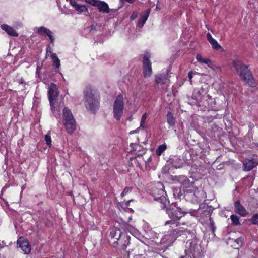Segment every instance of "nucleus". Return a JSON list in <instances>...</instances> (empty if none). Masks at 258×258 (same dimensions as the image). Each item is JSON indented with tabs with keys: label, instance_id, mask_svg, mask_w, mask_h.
<instances>
[{
	"label": "nucleus",
	"instance_id": "nucleus-1",
	"mask_svg": "<svg viewBox=\"0 0 258 258\" xmlns=\"http://www.w3.org/2000/svg\"><path fill=\"white\" fill-rule=\"evenodd\" d=\"M166 213L171 218L170 220L167 221L164 224L165 228L170 232V235H172V240L175 241L179 236H186L188 231L187 229H182L181 230L177 228L180 226V223L178 221L182 217V213L178 208L167 209Z\"/></svg>",
	"mask_w": 258,
	"mask_h": 258
},
{
	"label": "nucleus",
	"instance_id": "nucleus-2",
	"mask_svg": "<svg viewBox=\"0 0 258 258\" xmlns=\"http://www.w3.org/2000/svg\"><path fill=\"white\" fill-rule=\"evenodd\" d=\"M232 64L237 74L242 80L250 86H254V80L250 70L248 69V66L238 60H233Z\"/></svg>",
	"mask_w": 258,
	"mask_h": 258
},
{
	"label": "nucleus",
	"instance_id": "nucleus-14",
	"mask_svg": "<svg viewBox=\"0 0 258 258\" xmlns=\"http://www.w3.org/2000/svg\"><path fill=\"white\" fill-rule=\"evenodd\" d=\"M234 211L241 216H245L247 214V212L245 208L240 204L239 201H237L234 204Z\"/></svg>",
	"mask_w": 258,
	"mask_h": 258
},
{
	"label": "nucleus",
	"instance_id": "nucleus-12",
	"mask_svg": "<svg viewBox=\"0 0 258 258\" xmlns=\"http://www.w3.org/2000/svg\"><path fill=\"white\" fill-rule=\"evenodd\" d=\"M17 245L24 252V254H28L30 252L31 248L27 240L19 238L17 240Z\"/></svg>",
	"mask_w": 258,
	"mask_h": 258
},
{
	"label": "nucleus",
	"instance_id": "nucleus-7",
	"mask_svg": "<svg viewBox=\"0 0 258 258\" xmlns=\"http://www.w3.org/2000/svg\"><path fill=\"white\" fill-rule=\"evenodd\" d=\"M130 237L124 233L117 241H112L113 246L119 250H126L127 252H130Z\"/></svg>",
	"mask_w": 258,
	"mask_h": 258
},
{
	"label": "nucleus",
	"instance_id": "nucleus-24",
	"mask_svg": "<svg viewBox=\"0 0 258 258\" xmlns=\"http://www.w3.org/2000/svg\"><path fill=\"white\" fill-rule=\"evenodd\" d=\"M196 59L197 60L201 62V63H205V64H207L208 66H210V64H211V61L209 59H204L202 57V56L200 55V54H198L196 56Z\"/></svg>",
	"mask_w": 258,
	"mask_h": 258
},
{
	"label": "nucleus",
	"instance_id": "nucleus-27",
	"mask_svg": "<svg viewBox=\"0 0 258 258\" xmlns=\"http://www.w3.org/2000/svg\"><path fill=\"white\" fill-rule=\"evenodd\" d=\"M232 224L235 226L240 225V222L238 217L235 215H232L230 216Z\"/></svg>",
	"mask_w": 258,
	"mask_h": 258
},
{
	"label": "nucleus",
	"instance_id": "nucleus-19",
	"mask_svg": "<svg viewBox=\"0 0 258 258\" xmlns=\"http://www.w3.org/2000/svg\"><path fill=\"white\" fill-rule=\"evenodd\" d=\"M70 4H71V5L77 11H78L79 12H83L87 11V9L86 8V7L85 6L78 4L74 0H70Z\"/></svg>",
	"mask_w": 258,
	"mask_h": 258
},
{
	"label": "nucleus",
	"instance_id": "nucleus-39",
	"mask_svg": "<svg viewBox=\"0 0 258 258\" xmlns=\"http://www.w3.org/2000/svg\"><path fill=\"white\" fill-rule=\"evenodd\" d=\"M95 30H96V27L94 25H91L90 26V32L95 31Z\"/></svg>",
	"mask_w": 258,
	"mask_h": 258
},
{
	"label": "nucleus",
	"instance_id": "nucleus-5",
	"mask_svg": "<svg viewBox=\"0 0 258 258\" xmlns=\"http://www.w3.org/2000/svg\"><path fill=\"white\" fill-rule=\"evenodd\" d=\"M85 105L86 108L94 112L99 107L98 97L90 89L88 88L84 91Z\"/></svg>",
	"mask_w": 258,
	"mask_h": 258
},
{
	"label": "nucleus",
	"instance_id": "nucleus-6",
	"mask_svg": "<svg viewBox=\"0 0 258 258\" xmlns=\"http://www.w3.org/2000/svg\"><path fill=\"white\" fill-rule=\"evenodd\" d=\"M124 103L123 95H118L114 101L113 105V116L117 120H120L123 114Z\"/></svg>",
	"mask_w": 258,
	"mask_h": 258
},
{
	"label": "nucleus",
	"instance_id": "nucleus-21",
	"mask_svg": "<svg viewBox=\"0 0 258 258\" xmlns=\"http://www.w3.org/2000/svg\"><path fill=\"white\" fill-rule=\"evenodd\" d=\"M130 146L133 148V149L135 151H137V152H140V151H142V153H139L138 154V156H140V155L142 156V154L143 153H144L145 152V149L143 148L142 146L138 145V144H134V143H131L130 144Z\"/></svg>",
	"mask_w": 258,
	"mask_h": 258
},
{
	"label": "nucleus",
	"instance_id": "nucleus-33",
	"mask_svg": "<svg viewBox=\"0 0 258 258\" xmlns=\"http://www.w3.org/2000/svg\"><path fill=\"white\" fill-rule=\"evenodd\" d=\"M250 221L253 224L258 225V214L253 215Z\"/></svg>",
	"mask_w": 258,
	"mask_h": 258
},
{
	"label": "nucleus",
	"instance_id": "nucleus-26",
	"mask_svg": "<svg viewBox=\"0 0 258 258\" xmlns=\"http://www.w3.org/2000/svg\"><path fill=\"white\" fill-rule=\"evenodd\" d=\"M166 148L167 146L165 144L160 145L156 150V154L158 156H160Z\"/></svg>",
	"mask_w": 258,
	"mask_h": 258
},
{
	"label": "nucleus",
	"instance_id": "nucleus-43",
	"mask_svg": "<svg viewBox=\"0 0 258 258\" xmlns=\"http://www.w3.org/2000/svg\"><path fill=\"white\" fill-rule=\"evenodd\" d=\"M136 16V15L134 16V14H132L131 17V18L132 19H135Z\"/></svg>",
	"mask_w": 258,
	"mask_h": 258
},
{
	"label": "nucleus",
	"instance_id": "nucleus-15",
	"mask_svg": "<svg viewBox=\"0 0 258 258\" xmlns=\"http://www.w3.org/2000/svg\"><path fill=\"white\" fill-rule=\"evenodd\" d=\"M168 75V71H167L163 74L156 75L155 77V81L157 84L163 85L165 84L167 80Z\"/></svg>",
	"mask_w": 258,
	"mask_h": 258
},
{
	"label": "nucleus",
	"instance_id": "nucleus-3",
	"mask_svg": "<svg viewBox=\"0 0 258 258\" xmlns=\"http://www.w3.org/2000/svg\"><path fill=\"white\" fill-rule=\"evenodd\" d=\"M164 186L160 182H158L153 188L152 190V195L154 197L155 200L160 203L161 208L163 209L167 208V205L169 202L167 200L165 195L166 192L164 190Z\"/></svg>",
	"mask_w": 258,
	"mask_h": 258
},
{
	"label": "nucleus",
	"instance_id": "nucleus-34",
	"mask_svg": "<svg viewBox=\"0 0 258 258\" xmlns=\"http://www.w3.org/2000/svg\"><path fill=\"white\" fill-rule=\"evenodd\" d=\"M45 140L46 144L50 146L51 145V139L50 136L46 135L45 136Z\"/></svg>",
	"mask_w": 258,
	"mask_h": 258
},
{
	"label": "nucleus",
	"instance_id": "nucleus-9",
	"mask_svg": "<svg viewBox=\"0 0 258 258\" xmlns=\"http://www.w3.org/2000/svg\"><path fill=\"white\" fill-rule=\"evenodd\" d=\"M150 56L149 53H146L144 56L143 60V74L144 77L146 78L150 77L152 73L151 62L149 59Z\"/></svg>",
	"mask_w": 258,
	"mask_h": 258
},
{
	"label": "nucleus",
	"instance_id": "nucleus-32",
	"mask_svg": "<svg viewBox=\"0 0 258 258\" xmlns=\"http://www.w3.org/2000/svg\"><path fill=\"white\" fill-rule=\"evenodd\" d=\"M147 119V114L146 113L142 115L141 121L140 123V126L143 128H145V123Z\"/></svg>",
	"mask_w": 258,
	"mask_h": 258
},
{
	"label": "nucleus",
	"instance_id": "nucleus-22",
	"mask_svg": "<svg viewBox=\"0 0 258 258\" xmlns=\"http://www.w3.org/2000/svg\"><path fill=\"white\" fill-rule=\"evenodd\" d=\"M232 246L236 249H239L243 245V239L242 238H238L236 239L232 240Z\"/></svg>",
	"mask_w": 258,
	"mask_h": 258
},
{
	"label": "nucleus",
	"instance_id": "nucleus-25",
	"mask_svg": "<svg viewBox=\"0 0 258 258\" xmlns=\"http://www.w3.org/2000/svg\"><path fill=\"white\" fill-rule=\"evenodd\" d=\"M51 57L52 59V60H53V64L57 68H59V67H60V60L58 59V58L57 57V55L56 54H54V53H52L51 55Z\"/></svg>",
	"mask_w": 258,
	"mask_h": 258
},
{
	"label": "nucleus",
	"instance_id": "nucleus-18",
	"mask_svg": "<svg viewBox=\"0 0 258 258\" xmlns=\"http://www.w3.org/2000/svg\"><path fill=\"white\" fill-rule=\"evenodd\" d=\"M1 28L10 36L14 37H17L18 36V33L14 30V29L7 24L1 25Z\"/></svg>",
	"mask_w": 258,
	"mask_h": 258
},
{
	"label": "nucleus",
	"instance_id": "nucleus-35",
	"mask_svg": "<svg viewBox=\"0 0 258 258\" xmlns=\"http://www.w3.org/2000/svg\"><path fill=\"white\" fill-rule=\"evenodd\" d=\"M132 187H126L124 189L123 192L121 193V197H123L124 196H125L127 193L130 192L132 190Z\"/></svg>",
	"mask_w": 258,
	"mask_h": 258
},
{
	"label": "nucleus",
	"instance_id": "nucleus-23",
	"mask_svg": "<svg viewBox=\"0 0 258 258\" xmlns=\"http://www.w3.org/2000/svg\"><path fill=\"white\" fill-rule=\"evenodd\" d=\"M167 122L170 126H174L175 124V118L170 112L167 115Z\"/></svg>",
	"mask_w": 258,
	"mask_h": 258
},
{
	"label": "nucleus",
	"instance_id": "nucleus-29",
	"mask_svg": "<svg viewBox=\"0 0 258 258\" xmlns=\"http://www.w3.org/2000/svg\"><path fill=\"white\" fill-rule=\"evenodd\" d=\"M195 93L197 95H202L207 93V90L206 88L203 87H201L199 89L195 90Z\"/></svg>",
	"mask_w": 258,
	"mask_h": 258
},
{
	"label": "nucleus",
	"instance_id": "nucleus-30",
	"mask_svg": "<svg viewBox=\"0 0 258 258\" xmlns=\"http://www.w3.org/2000/svg\"><path fill=\"white\" fill-rule=\"evenodd\" d=\"M193 241H188L186 243V245L187 247H189L190 248L191 252H195L196 245L195 243H194Z\"/></svg>",
	"mask_w": 258,
	"mask_h": 258
},
{
	"label": "nucleus",
	"instance_id": "nucleus-44",
	"mask_svg": "<svg viewBox=\"0 0 258 258\" xmlns=\"http://www.w3.org/2000/svg\"><path fill=\"white\" fill-rule=\"evenodd\" d=\"M130 201H127L126 202V205H128V204L130 203Z\"/></svg>",
	"mask_w": 258,
	"mask_h": 258
},
{
	"label": "nucleus",
	"instance_id": "nucleus-46",
	"mask_svg": "<svg viewBox=\"0 0 258 258\" xmlns=\"http://www.w3.org/2000/svg\"><path fill=\"white\" fill-rule=\"evenodd\" d=\"M39 72V70H38V68H37V71H36V73H38Z\"/></svg>",
	"mask_w": 258,
	"mask_h": 258
},
{
	"label": "nucleus",
	"instance_id": "nucleus-48",
	"mask_svg": "<svg viewBox=\"0 0 258 258\" xmlns=\"http://www.w3.org/2000/svg\"><path fill=\"white\" fill-rule=\"evenodd\" d=\"M21 83L22 84L23 83V81H22V79H21Z\"/></svg>",
	"mask_w": 258,
	"mask_h": 258
},
{
	"label": "nucleus",
	"instance_id": "nucleus-8",
	"mask_svg": "<svg viewBox=\"0 0 258 258\" xmlns=\"http://www.w3.org/2000/svg\"><path fill=\"white\" fill-rule=\"evenodd\" d=\"M58 95V90L55 84L51 83L49 87L48 90V98L51 106V110L55 111V107L54 106L55 102Z\"/></svg>",
	"mask_w": 258,
	"mask_h": 258
},
{
	"label": "nucleus",
	"instance_id": "nucleus-20",
	"mask_svg": "<svg viewBox=\"0 0 258 258\" xmlns=\"http://www.w3.org/2000/svg\"><path fill=\"white\" fill-rule=\"evenodd\" d=\"M150 12L151 9H149L146 11L145 13L142 16L141 18L139 20L138 22V26L139 27H142L143 26L149 16Z\"/></svg>",
	"mask_w": 258,
	"mask_h": 258
},
{
	"label": "nucleus",
	"instance_id": "nucleus-31",
	"mask_svg": "<svg viewBox=\"0 0 258 258\" xmlns=\"http://www.w3.org/2000/svg\"><path fill=\"white\" fill-rule=\"evenodd\" d=\"M50 39L51 43L52 44L54 43L55 38L54 37L53 33L49 29V30L47 31V32L46 33V34Z\"/></svg>",
	"mask_w": 258,
	"mask_h": 258
},
{
	"label": "nucleus",
	"instance_id": "nucleus-40",
	"mask_svg": "<svg viewBox=\"0 0 258 258\" xmlns=\"http://www.w3.org/2000/svg\"><path fill=\"white\" fill-rule=\"evenodd\" d=\"M188 78H189V79L190 80H191V79L192 78V72H189L188 74Z\"/></svg>",
	"mask_w": 258,
	"mask_h": 258
},
{
	"label": "nucleus",
	"instance_id": "nucleus-4",
	"mask_svg": "<svg viewBox=\"0 0 258 258\" xmlns=\"http://www.w3.org/2000/svg\"><path fill=\"white\" fill-rule=\"evenodd\" d=\"M62 123L67 132L72 135L76 129V122L72 111L64 107L62 110Z\"/></svg>",
	"mask_w": 258,
	"mask_h": 258
},
{
	"label": "nucleus",
	"instance_id": "nucleus-41",
	"mask_svg": "<svg viewBox=\"0 0 258 258\" xmlns=\"http://www.w3.org/2000/svg\"><path fill=\"white\" fill-rule=\"evenodd\" d=\"M49 53L50 54H52V51H51V49H50V47H48L47 48V54H48Z\"/></svg>",
	"mask_w": 258,
	"mask_h": 258
},
{
	"label": "nucleus",
	"instance_id": "nucleus-47",
	"mask_svg": "<svg viewBox=\"0 0 258 258\" xmlns=\"http://www.w3.org/2000/svg\"><path fill=\"white\" fill-rule=\"evenodd\" d=\"M156 9H159V7L158 6H156Z\"/></svg>",
	"mask_w": 258,
	"mask_h": 258
},
{
	"label": "nucleus",
	"instance_id": "nucleus-17",
	"mask_svg": "<svg viewBox=\"0 0 258 258\" xmlns=\"http://www.w3.org/2000/svg\"><path fill=\"white\" fill-rule=\"evenodd\" d=\"M207 39L214 49L219 50L222 49L221 45L212 37L210 33L207 34Z\"/></svg>",
	"mask_w": 258,
	"mask_h": 258
},
{
	"label": "nucleus",
	"instance_id": "nucleus-37",
	"mask_svg": "<svg viewBox=\"0 0 258 258\" xmlns=\"http://www.w3.org/2000/svg\"><path fill=\"white\" fill-rule=\"evenodd\" d=\"M85 2H86L87 3L93 5V6H96L98 0H85Z\"/></svg>",
	"mask_w": 258,
	"mask_h": 258
},
{
	"label": "nucleus",
	"instance_id": "nucleus-38",
	"mask_svg": "<svg viewBox=\"0 0 258 258\" xmlns=\"http://www.w3.org/2000/svg\"><path fill=\"white\" fill-rule=\"evenodd\" d=\"M151 157L150 156L149 157H148L146 160H145V162L146 163V164H147V163H149V162H150V161H151Z\"/></svg>",
	"mask_w": 258,
	"mask_h": 258
},
{
	"label": "nucleus",
	"instance_id": "nucleus-10",
	"mask_svg": "<svg viewBox=\"0 0 258 258\" xmlns=\"http://www.w3.org/2000/svg\"><path fill=\"white\" fill-rule=\"evenodd\" d=\"M258 165V160L256 159H246L243 162V170L249 171Z\"/></svg>",
	"mask_w": 258,
	"mask_h": 258
},
{
	"label": "nucleus",
	"instance_id": "nucleus-16",
	"mask_svg": "<svg viewBox=\"0 0 258 258\" xmlns=\"http://www.w3.org/2000/svg\"><path fill=\"white\" fill-rule=\"evenodd\" d=\"M99 11L103 13H108L110 9L109 8L108 4L104 1H100L98 0L96 5ZM112 10H111L112 11Z\"/></svg>",
	"mask_w": 258,
	"mask_h": 258
},
{
	"label": "nucleus",
	"instance_id": "nucleus-28",
	"mask_svg": "<svg viewBox=\"0 0 258 258\" xmlns=\"http://www.w3.org/2000/svg\"><path fill=\"white\" fill-rule=\"evenodd\" d=\"M36 29H37V33L39 35H42L43 34H46V33L49 30V29H48L46 27H43V26L37 28Z\"/></svg>",
	"mask_w": 258,
	"mask_h": 258
},
{
	"label": "nucleus",
	"instance_id": "nucleus-36",
	"mask_svg": "<svg viewBox=\"0 0 258 258\" xmlns=\"http://www.w3.org/2000/svg\"><path fill=\"white\" fill-rule=\"evenodd\" d=\"M209 221H210V225L211 226V229L213 232H214L216 227L214 226V222L211 217H209Z\"/></svg>",
	"mask_w": 258,
	"mask_h": 258
},
{
	"label": "nucleus",
	"instance_id": "nucleus-13",
	"mask_svg": "<svg viewBox=\"0 0 258 258\" xmlns=\"http://www.w3.org/2000/svg\"><path fill=\"white\" fill-rule=\"evenodd\" d=\"M146 247L148 248L147 246L144 244L139 245L138 249L140 251L137 255L142 257V258H151L153 253L149 251H146L145 249Z\"/></svg>",
	"mask_w": 258,
	"mask_h": 258
},
{
	"label": "nucleus",
	"instance_id": "nucleus-11",
	"mask_svg": "<svg viewBox=\"0 0 258 258\" xmlns=\"http://www.w3.org/2000/svg\"><path fill=\"white\" fill-rule=\"evenodd\" d=\"M124 233L121 232L119 229L116 227H112L109 229L108 239L111 242L112 240L117 241L119 239Z\"/></svg>",
	"mask_w": 258,
	"mask_h": 258
},
{
	"label": "nucleus",
	"instance_id": "nucleus-45",
	"mask_svg": "<svg viewBox=\"0 0 258 258\" xmlns=\"http://www.w3.org/2000/svg\"><path fill=\"white\" fill-rule=\"evenodd\" d=\"M126 1H127L128 2H130V3L132 2V0H126Z\"/></svg>",
	"mask_w": 258,
	"mask_h": 258
},
{
	"label": "nucleus",
	"instance_id": "nucleus-42",
	"mask_svg": "<svg viewBox=\"0 0 258 258\" xmlns=\"http://www.w3.org/2000/svg\"><path fill=\"white\" fill-rule=\"evenodd\" d=\"M183 164H181L180 165H179L178 166H175L176 168H181L182 167Z\"/></svg>",
	"mask_w": 258,
	"mask_h": 258
}]
</instances>
